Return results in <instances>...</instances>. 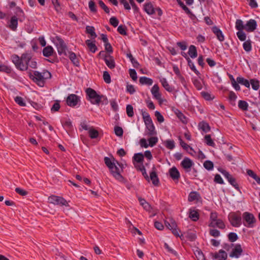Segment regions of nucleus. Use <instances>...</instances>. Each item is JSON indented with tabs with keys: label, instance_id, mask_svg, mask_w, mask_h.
<instances>
[{
	"label": "nucleus",
	"instance_id": "39",
	"mask_svg": "<svg viewBox=\"0 0 260 260\" xmlns=\"http://www.w3.org/2000/svg\"><path fill=\"white\" fill-rule=\"evenodd\" d=\"M133 160L142 164L144 160V155L141 152L135 154L133 156Z\"/></svg>",
	"mask_w": 260,
	"mask_h": 260
},
{
	"label": "nucleus",
	"instance_id": "11",
	"mask_svg": "<svg viewBox=\"0 0 260 260\" xmlns=\"http://www.w3.org/2000/svg\"><path fill=\"white\" fill-rule=\"evenodd\" d=\"M193 165V161L187 157H185L180 164V166L184 169L186 172H189L191 170V168Z\"/></svg>",
	"mask_w": 260,
	"mask_h": 260
},
{
	"label": "nucleus",
	"instance_id": "55",
	"mask_svg": "<svg viewBox=\"0 0 260 260\" xmlns=\"http://www.w3.org/2000/svg\"><path fill=\"white\" fill-rule=\"evenodd\" d=\"M218 171L224 176V177L228 180V182L230 181V179L233 178V176L229 173V172L222 169H219Z\"/></svg>",
	"mask_w": 260,
	"mask_h": 260
},
{
	"label": "nucleus",
	"instance_id": "19",
	"mask_svg": "<svg viewBox=\"0 0 260 260\" xmlns=\"http://www.w3.org/2000/svg\"><path fill=\"white\" fill-rule=\"evenodd\" d=\"M15 15L19 19L20 22H23L25 19V14L23 10L19 7H16L15 8V11L14 12Z\"/></svg>",
	"mask_w": 260,
	"mask_h": 260
},
{
	"label": "nucleus",
	"instance_id": "40",
	"mask_svg": "<svg viewBox=\"0 0 260 260\" xmlns=\"http://www.w3.org/2000/svg\"><path fill=\"white\" fill-rule=\"evenodd\" d=\"M86 32L88 34H89L93 39L97 37V35L95 32V28L92 26H87L86 27Z\"/></svg>",
	"mask_w": 260,
	"mask_h": 260
},
{
	"label": "nucleus",
	"instance_id": "5",
	"mask_svg": "<svg viewBox=\"0 0 260 260\" xmlns=\"http://www.w3.org/2000/svg\"><path fill=\"white\" fill-rule=\"evenodd\" d=\"M28 76L36 84L40 87H44L45 81L44 80L42 73L37 71L29 70L28 72Z\"/></svg>",
	"mask_w": 260,
	"mask_h": 260
},
{
	"label": "nucleus",
	"instance_id": "35",
	"mask_svg": "<svg viewBox=\"0 0 260 260\" xmlns=\"http://www.w3.org/2000/svg\"><path fill=\"white\" fill-rule=\"evenodd\" d=\"M194 254L197 258L198 260H206L205 255L202 251L198 247H197Z\"/></svg>",
	"mask_w": 260,
	"mask_h": 260
},
{
	"label": "nucleus",
	"instance_id": "54",
	"mask_svg": "<svg viewBox=\"0 0 260 260\" xmlns=\"http://www.w3.org/2000/svg\"><path fill=\"white\" fill-rule=\"evenodd\" d=\"M237 98V96L234 92L231 91L229 92V100L232 105H235V102Z\"/></svg>",
	"mask_w": 260,
	"mask_h": 260
},
{
	"label": "nucleus",
	"instance_id": "50",
	"mask_svg": "<svg viewBox=\"0 0 260 260\" xmlns=\"http://www.w3.org/2000/svg\"><path fill=\"white\" fill-rule=\"evenodd\" d=\"M166 147L169 149L172 150L175 147V142L173 140H167L165 142Z\"/></svg>",
	"mask_w": 260,
	"mask_h": 260
},
{
	"label": "nucleus",
	"instance_id": "47",
	"mask_svg": "<svg viewBox=\"0 0 260 260\" xmlns=\"http://www.w3.org/2000/svg\"><path fill=\"white\" fill-rule=\"evenodd\" d=\"M235 27L237 30H243L245 29V25L243 24V21L241 19H237L236 21V25Z\"/></svg>",
	"mask_w": 260,
	"mask_h": 260
},
{
	"label": "nucleus",
	"instance_id": "45",
	"mask_svg": "<svg viewBox=\"0 0 260 260\" xmlns=\"http://www.w3.org/2000/svg\"><path fill=\"white\" fill-rule=\"evenodd\" d=\"M165 223L166 226L169 230H171V229H174L175 228H177V223H176V221H175V220H174L173 219H171L170 220V222H169L168 221H165Z\"/></svg>",
	"mask_w": 260,
	"mask_h": 260
},
{
	"label": "nucleus",
	"instance_id": "9",
	"mask_svg": "<svg viewBox=\"0 0 260 260\" xmlns=\"http://www.w3.org/2000/svg\"><path fill=\"white\" fill-rule=\"evenodd\" d=\"M243 224L247 228H253L254 224L256 222V219L253 214L245 212L243 213Z\"/></svg>",
	"mask_w": 260,
	"mask_h": 260
},
{
	"label": "nucleus",
	"instance_id": "21",
	"mask_svg": "<svg viewBox=\"0 0 260 260\" xmlns=\"http://www.w3.org/2000/svg\"><path fill=\"white\" fill-rule=\"evenodd\" d=\"M163 87L168 92H172L175 91V88L170 85L165 78H162L159 80Z\"/></svg>",
	"mask_w": 260,
	"mask_h": 260
},
{
	"label": "nucleus",
	"instance_id": "42",
	"mask_svg": "<svg viewBox=\"0 0 260 260\" xmlns=\"http://www.w3.org/2000/svg\"><path fill=\"white\" fill-rule=\"evenodd\" d=\"M201 95L206 101H212L215 98L213 95L204 91L201 92Z\"/></svg>",
	"mask_w": 260,
	"mask_h": 260
},
{
	"label": "nucleus",
	"instance_id": "16",
	"mask_svg": "<svg viewBox=\"0 0 260 260\" xmlns=\"http://www.w3.org/2000/svg\"><path fill=\"white\" fill-rule=\"evenodd\" d=\"M67 56L71 60L74 66L77 67L80 66L79 58L77 56L76 54L74 52L72 51H69Z\"/></svg>",
	"mask_w": 260,
	"mask_h": 260
},
{
	"label": "nucleus",
	"instance_id": "10",
	"mask_svg": "<svg viewBox=\"0 0 260 260\" xmlns=\"http://www.w3.org/2000/svg\"><path fill=\"white\" fill-rule=\"evenodd\" d=\"M80 102V96L75 94H69L66 99L67 104L71 107L76 106Z\"/></svg>",
	"mask_w": 260,
	"mask_h": 260
},
{
	"label": "nucleus",
	"instance_id": "15",
	"mask_svg": "<svg viewBox=\"0 0 260 260\" xmlns=\"http://www.w3.org/2000/svg\"><path fill=\"white\" fill-rule=\"evenodd\" d=\"M245 30L247 32L254 31L257 27V22L254 19H250L245 25Z\"/></svg>",
	"mask_w": 260,
	"mask_h": 260
},
{
	"label": "nucleus",
	"instance_id": "3",
	"mask_svg": "<svg viewBox=\"0 0 260 260\" xmlns=\"http://www.w3.org/2000/svg\"><path fill=\"white\" fill-rule=\"evenodd\" d=\"M86 99L89 101L93 105H99L103 99L106 100L105 104H107L108 103L107 98L103 95L99 94L96 91L91 88H87L86 90Z\"/></svg>",
	"mask_w": 260,
	"mask_h": 260
},
{
	"label": "nucleus",
	"instance_id": "48",
	"mask_svg": "<svg viewBox=\"0 0 260 260\" xmlns=\"http://www.w3.org/2000/svg\"><path fill=\"white\" fill-rule=\"evenodd\" d=\"M204 167L208 171H211L213 169L214 164L209 160H206L203 164Z\"/></svg>",
	"mask_w": 260,
	"mask_h": 260
},
{
	"label": "nucleus",
	"instance_id": "23",
	"mask_svg": "<svg viewBox=\"0 0 260 260\" xmlns=\"http://www.w3.org/2000/svg\"><path fill=\"white\" fill-rule=\"evenodd\" d=\"M189 217L193 221H198L200 217V214L198 210H195L192 208L189 209Z\"/></svg>",
	"mask_w": 260,
	"mask_h": 260
},
{
	"label": "nucleus",
	"instance_id": "34",
	"mask_svg": "<svg viewBox=\"0 0 260 260\" xmlns=\"http://www.w3.org/2000/svg\"><path fill=\"white\" fill-rule=\"evenodd\" d=\"M137 170L140 171L142 172V174L144 177V178L148 182H149V177L148 175V174L146 173V169L145 168V167L143 164H141V165L138 166L137 167H136Z\"/></svg>",
	"mask_w": 260,
	"mask_h": 260
},
{
	"label": "nucleus",
	"instance_id": "28",
	"mask_svg": "<svg viewBox=\"0 0 260 260\" xmlns=\"http://www.w3.org/2000/svg\"><path fill=\"white\" fill-rule=\"evenodd\" d=\"M199 127L205 133H208L210 131L211 127L209 124L206 121H202L199 123Z\"/></svg>",
	"mask_w": 260,
	"mask_h": 260
},
{
	"label": "nucleus",
	"instance_id": "58",
	"mask_svg": "<svg viewBox=\"0 0 260 260\" xmlns=\"http://www.w3.org/2000/svg\"><path fill=\"white\" fill-rule=\"evenodd\" d=\"M126 112L129 117H132L134 115V108L131 105H127L126 107Z\"/></svg>",
	"mask_w": 260,
	"mask_h": 260
},
{
	"label": "nucleus",
	"instance_id": "57",
	"mask_svg": "<svg viewBox=\"0 0 260 260\" xmlns=\"http://www.w3.org/2000/svg\"><path fill=\"white\" fill-rule=\"evenodd\" d=\"M126 30L127 28L125 25H120L117 28V31L123 36H126L127 35Z\"/></svg>",
	"mask_w": 260,
	"mask_h": 260
},
{
	"label": "nucleus",
	"instance_id": "32",
	"mask_svg": "<svg viewBox=\"0 0 260 260\" xmlns=\"http://www.w3.org/2000/svg\"><path fill=\"white\" fill-rule=\"evenodd\" d=\"M188 54L192 58H194L198 56L197 48L195 46L191 45L189 47Z\"/></svg>",
	"mask_w": 260,
	"mask_h": 260
},
{
	"label": "nucleus",
	"instance_id": "62",
	"mask_svg": "<svg viewBox=\"0 0 260 260\" xmlns=\"http://www.w3.org/2000/svg\"><path fill=\"white\" fill-rule=\"evenodd\" d=\"M237 36L239 40L245 41L246 39V35L243 30H239L237 32Z\"/></svg>",
	"mask_w": 260,
	"mask_h": 260
},
{
	"label": "nucleus",
	"instance_id": "31",
	"mask_svg": "<svg viewBox=\"0 0 260 260\" xmlns=\"http://www.w3.org/2000/svg\"><path fill=\"white\" fill-rule=\"evenodd\" d=\"M85 44L88 46L89 50L92 52L95 53L98 50V47L95 43L91 42L90 40H87L85 41Z\"/></svg>",
	"mask_w": 260,
	"mask_h": 260
},
{
	"label": "nucleus",
	"instance_id": "36",
	"mask_svg": "<svg viewBox=\"0 0 260 260\" xmlns=\"http://www.w3.org/2000/svg\"><path fill=\"white\" fill-rule=\"evenodd\" d=\"M238 107L243 111H247L248 109V104L247 102L243 100H239L238 102Z\"/></svg>",
	"mask_w": 260,
	"mask_h": 260
},
{
	"label": "nucleus",
	"instance_id": "27",
	"mask_svg": "<svg viewBox=\"0 0 260 260\" xmlns=\"http://www.w3.org/2000/svg\"><path fill=\"white\" fill-rule=\"evenodd\" d=\"M89 137L91 139H97L99 136V132L92 126L90 127L88 131Z\"/></svg>",
	"mask_w": 260,
	"mask_h": 260
},
{
	"label": "nucleus",
	"instance_id": "37",
	"mask_svg": "<svg viewBox=\"0 0 260 260\" xmlns=\"http://www.w3.org/2000/svg\"><path fill=\"white\" fill-rule=\"evenodd\" d=\"M237 81L238 83L244 85L247 88L250 87V82L242 77H238L237 78Z\"/></svg>",
	"mask_w": 260,
	"mask_h": 260
},
{
	"label": "nucleus",
	"instance_id": "17",
	"mask_svg": "<svg viewBox=\"0 0 260 260\" xmlns=\"http://www.w3.org/2000/svg\"><path fill=\"white\" fill-rule=\"evenodd\" d=\"M169 174L170 177L174 180H178L180 178V174L178 169L175 167H173L170 169Z\"/></svg>",
	"mask_w": 260,
	"mask_h": 260
},
{
	"label": "nucleus",
	"instance_id": "56",
	"mask_svg": "<svg viewBox=\"0 0 260 260\" xmlns=\"http://www.w3.org/2000/svg\"><path fill=\"white\" fill-rule=\"evenodd\" d=\"M12 69L10 67L0 64V72L10 74L12 72Z\"/></svg>",
	"mask_w": 260,
	"mask_h": 260
},
{
	"label": "nucleus",
	"instance_id": "53",
	"mask_svg": "<svg viewBox=\"0 0 260 260\" xmlns=\"http://www.w3.org/2000/svg\"><path fill=\"white\" fill-rule=\"evenodd\" d=\"M252 88L254 90H257L259 87V82L258 80L252 79L250 80Z\"/></svg>",
	"mask_w": 260,
	"mask_h": 260
},
{
	"label": "nucleus",
	"instance_id": "51",
	"mask_svg": "<svg viewBox=\"0 0 260 260\" xmlns=\"http://www.w3.org/2000/svg\"><path fill=\"white\" fill-rule=\"evenodd\" d=\"M229 241L231 242H234L238 239V235L234 232H231L228 235Z\"/></svg>",
	"mask_w": 260,
	"mask_h": 260
},
{
	"label": "nucleus",
	"instance_id": "63",
	"mask_svg": "<svg viewBox=\"0 0 260 260\" xmlns=\"http://www.w3.org/2000/svg\"><path fill=\"white\" fill-rule=\"evenodd\" d=\"M99 5L100 7L104 10L106 13L108 14L110 13L109 8L105 5V4L102 0L99 1Z\"/></svg>",
	"mask_w": 260,
	"mask_h": 260
},
{
	"label": "nucleus",
	"instance_id": "8",
	"mask_svg": "<svg viewBox=\"0 0 260 260\" xmlns=\"http://www.w3.org/2000/svg\"><path fill=\"white\" fill-rule=\"evenodd\" d=\"M48 202L54 205L69 207L68 202L63 197L55 195H51L48 197Z\"/></svg>",
	"mask_w": 260,
	"mask_h": 260
},
{
	"label": "nucleus",
	"instance_id": "64",
	"mask_svg": "<svg viewBox=\"0 0 260 260\" xmlns=\"http://www.w3.org/2000/svg\"><path fill=\"white\" fill-rule=\"evenodd\" d=\"M114 132L115 135L118 137H121L123 134V129L122 127L118 126H115L114 127Z\"/></svg>",
	"mask_w": 260,
	"mask_h": 260
},
{
	"label": "nucleus",
	"instance_id": "18",
	"mask_svg": "<svg viewBox=\"0 0 260 260\" xmlns=\"http://www.w3.org/2000/svg\"><path fill=\"white\" fill-rule=\"evenodd\" d=\"M145 123L146 128L148 130V134L150 136H154L156 135V132L155 129V126L153 123L152 119L149 120V122L145 121Z\"/></svg>",
	"mask_w": 260,
	"mask_h": 260
},
{
	"label": "nucleus",
	"instance_id": "20",
	"mask_svg": "<svg viewBox=\"0 0 260 260\" xmlns=\"http://www.w3.org/2000/svg\"><path fill=\"white\" fill-rule=\"evenodd\" d=\"M212 32L216 35L217 39L222 42L224 40V37L222 34V31L216 26H214L212 28Z\"/></svg>",
	"mask_w": 260,
	"mask_h": 260
},
{
	"label": "nucleus",
	"instance_id": "14",
	"mask_svg": "<svg viewBox=\"0 0 260 260\" xmlns=\"http://www.w3.org/2000/svg\"><path fill=\"white\" fill-rule=\"evenodd\" d=\"M159 88L157 84H154L152 87L151 92L154 99L158 100L159 103L160 104L162 103V100L161 98V93L159 91Z\"/></svg>",
	"mask_w": 260,
	"mask_h": 260
},
{
	"label": "nucleus",
	"instance_id": "25",
	"mask_svg": "<svg viewBox=\"0 0 260 260\" xmlns=\"http://www.w3.org/2000/svg\"><path fill=\"white\" fill-rule=\"evenodd\" d=\"M209 226L212 228H215L217 226L220 229H224L225 228L224 223L221 219H218L214 222H210L209 224Z\"/></svg>",
	"mask_w": 260,
	"mask_h": 260
},
{
	"label": "nucleus",
	"instance_id": "43",
	"mask_svg": "<svg viewBox=\"0 0 260 260\" xmlns=\"http://www.w3.org/2000/svg\"><path fill=\"white\" fill-rule=\"evenodd\" d=\"M243 47L244 50L247 52H250L252 49V45H251V41L250 39H248L246 41H245L243 44Z\"/></svg>",
	"mask_w": 260,
	"mask_h": 260
},
{
	"label": "nucleus",
	"instance_id": "7",
	"mask_svg": "<svg viewBox=\"0 0 260 260\" xmlns=\"http://www.w3.org/2000/svg\"><path fill=\"white\" fill-rule=\"evenodd\" d=\"M55 39L57 41L56 46L58 54L59 55L67 56L68 54V52L67 51L68 47L63 39L58 36L55 37Z\"/></svg>",
	"mask_w": 260,
	"mask_h": 260
},
{
	"label": "nucleus",
	"instance_id": "46",
	"mask_svg": "<svg viewBox=\"0 0 260 260\" xmlns=\"http://www.w3.org/2000/svg\"><path fill=\"white\" fill-rule=\"evenodd\" d=\"M188 61H187V64H188V66L189 67L190 69L194 72V73L198 76H199V75H200V72L197 70L194 64V63L191 61V60L190 59V58H188Z\"/></svg>",
	"mask_w": 260,
	"mask_h": 260
},
{
	"label": "nucleus",
	"instance_id": "29",
	"mask_svg": "<svg viewBox=\"0 0 260 260\" xmlns=\"http://www.w3.org/2000/svg\"><path fill=\"white\" fill-rule=\"evenodd\" d=\"M200 194L197 191H191L188 195V200L189 202H193L194 201H198L200 198Z\"/></svg>",
	"mask_w": 260,
	"mask_h": 260
},
{
	"label": "nucleus",
	"instance_id": "60",
	"mask_svg": "<svg viewBox=\"0 0 260 260\" xmlns=\"http://www.w3.org/2000/svg\"><path fill=\"white\" fill-rule=\"evenodd\" d=\"M14 101L18 105L20 106L23 107L26 106L24 99L21 96H17L15 98Z\"/></svg>",
	"mask_w": 260,
	"mask_h": 260
},
{
	"label": "nucleus",
	"instance_id": "2",
	"mask_svg": "<svg viewBox=\"0 0 260 260\" xmlns=\"http://www.w3.org/2000/svg\"><path fill=\"white\" fill-rule=\"evenodd\" d=\"M104 160L112 176L117 181L123 182L124 180V178L121 174L122 172L120 169L116 165H117L116 162L113 161V160H112L111 158L107 156L104 157Z\"/></svg>",
	"mask_w": 260,
	"mask_h": 260
},
{
	"label": "nucleus",
	"instance_id": "6",
	"mask_svg": "<svg viewBox=\"0 0 260 260\" xmlns=\"http://www.w3.org/2000/svg\"><path fill=\"white\" fill-rule=\"evenodd\" d=\"M143 10L149 15H154L156 12L159 17L161 16L163 14L161 8L159 7L154 8L151 2H146L143 5Z\"/></svg>",
	"mask_w": 260,
	"mask_h": 260
},
{
	"label": "nucleus",
	"instance_id": "52",
	"mask_svg": "<svg viewBox=\"0 0 260 260\" xmlns=\"http://www.w3.org/2000/svg\"><path fill=\"white\" fill-rule=\"evenodd\" d=\"M229 183L232 185L237 191L241 193L240 188L239 186L238 183L237 182L236 179L233 177L231 179H230V181H229Z\"/></svg>",
	"mask_w": 260,
	"mask_h": 260
},
{
	"label": "nucleus",
	"instance_id": "59",
	"mask_svg": "<svg viewBox=\"0 0 260 260\" xmlns=\"http://www.w3.org/2000/svg\"><path fill=\"white\" fill-rule=\"evenodd\" d=\"M88 7L90 11L92 13H96L97 9L95 2L93 1H90L88 3Z\"/></svg>",
	"mask_w": 260,
	"mask_h": 260
},
{
	"label": "nucleus",
	"instance_id": "38",
	"mask_svg": "<svg viewBox=\"0 0 260 260\" xmlns=\"http://www.w3.org/2000/svg\"><path fill=\"white\" fill-rule=\"evenodd\" d=\"M247 174L248 176L254 179L257 184L260 185V177L258 176L254 172L251 170H247Z\"/></svg>",
	"mask_w": 260,
	"mask_h": 260
},
{
	"label": "nucleus",
	"instance_id": "61",
	"mask_svg": "<svg viewBox=\"0 0 260 260\" xmlns=\"http://www.w3.org/2000/svg\"><path fill=\"white\" fill-rule=\"evenodd\" d=\"M149 142V146L150 147H153L158 142V138L156 137H152L148 139Z\"/></svg>",
	"mask_w": 260,
	"mask_h": 260
},
{
	"label": "nucleus",
	"instance_id": "22",
	"mask_svg": "<svg viewBox=\"0 0 260 260\" xmlns=\"http://www.w3.org/2000/svg\"><path fill=\"white\" fill-rule=\"evenodd\" d=\"M18 21L19 19L16 16H12L10 20L9 27L13 31L16 30Z\"/></svg>",
	"mask_w": 260,
	"mask_h": 260
},
{
	"label": "nucleus",
	"instance_id": "30",
	"mask_svg": "<svg viewBox=\"0 0 260 260\" xmlns=\"http://www.w3.org/2000/svg\"><path fill=\"white\" fill-rule=\"evenodd\" d=\"M175 113L177 117L182 121V123L186 124L187 123L186 117L182 113L181 111L176 109Z\"/></svg>",
	"mask_w": 260,
	"mask_h": 260
},
{
	"label": "nucleus",
	"instance_id": "41",
	"mask_svg": "<svg viewBox=\"0 0 260 260\" xmlns=\"http://www.w3.org/2000/svg\"><path fill=\"white\" fill-rule=\"evenodd\" d=\"M61 123L62 126L68 130H71L73 128L72 121L70 119L65 121L61 120Z\"/></svg>",
	"mask_w": 260,
	"mask_h": 260
},
{
	"label": "nucleus",
	"instance_id": "12",
	"mask_svg": "<svg viewBox=\"0 0 260 260\" xmlns=\"http://www.w3.org/2000/svg\"><path fill=\"white\" fill-rule=\"evenodd\" d=\"M149 180L152 181V184L155 186H158L160 185V182L158 177L156 168L154 166L152 168V171L150 173Z\"/></svg>",
	"mask_w": 260,
	"mask_h": 260
},
{
	"label": "nucleus",
	"instance_id": "13",
	"mask_svg": "<svg viewBox=\"0 0 260 260\" xmlns=\"http://www.w3.org/2000/svg\"><path fill=\"white\" fill-rule=\"evenodd\" d=\"M243 252V249L240 244H237L235 245L232 252L230 253L231 257L239 258Z\"/></svg>",
	"mask_w": 260,
	"mask_h": 260
},
{
	"label": "nucleus",
	"instance_id": "49",
	"mask_svg": "<svg viewBox=\"0 0 260 260\" xmlns=\"http://www.w3.org/2000/svg\"><path fill=\"white\" fill-rule=\"evenodd\" d=\"M205 142L207 145L214 147L215 144L212 139L210 135H206L205 137Z\"/></svg>",
	"mask_w": 260,
	"mask_h": 260
},
{
	"label": "nucleus",
	"instance_id": "26",
	"mask_svg": "<svg viewBox=\"0 0 260 260\" xmlns=\"http://www.w3.org/2000/svg\"><path fill=\"white\" fill-rule=\"evenodd\" d=\"M108 57L109 58V59H108L107 58H104L105 63L109 69H113L116 66L114 57L113 56L110 55Z\"/></svg>",
	"mask_w": 260,
	"mask_h": 260
},
{
	"label": "nucleus",
	"instance_id": "1",
	"mask_svg": "<svg viewBox=\"0 0 260 260\" xmlns=\"http://www.w3.org/2000/svg\"><path fill=\"white\" fill-rule=\"evenodd\" d=\"M33 54L31 51H27L22 53L20 57L14 54L11 59L15 64L16 68L21 71L28 70V67L32 69L37 68V62L36 58H32Z\"/></svg>",
	"mask_w": 260,
	"mask_h": 260
},
{
	"label": "nucleus",
	"instance_id": "4",
	"mask_svg": "<svg viewBox=\"0 0 260 260\" xmlns=\"http://www.w3.org/2000/svg\"><path fill=\"white\" fill-rule=\"evenodd\" d=\"M228 219L232 226L240 227L242 224L241 212L240 211L231 212L228 215Z\"/></svg>",
	"mask_w": 260,
	"mask_h": 260
},
{
	"label": "nucleus",
	"instance_id": "33",
	"mask_svg": "<svg viewBox=\"0 0 260 260\" xmlns=\"http://www.w3.org/2000/svg\"><path fill=\"white\" fill-rule=\"evenodd\" d=\"M139 82L142 85H151L153 83V80L151 78L143 76L140 78Z\"/></svg>",
	"mask_w": 260,
	"mask_h": 260
},
{
	"label": "nucleus",
	"instance_id": "24",
	"mask_svg": "<svg viewBox=\"0 0 260 260\" xmlns=\"http://www.w3.org/2000/svg\"><path fill=\"white\" fill-rule=\"evenodd\" d=\"M54 52L53 47L51 46L48 45L45 47L43 49V55L44 56L49 57L52 56Z\"/></svg>",
	"mask_w": 260,
	"mask_h": 260
},
{
	"label": "nucleus",
	"instance_id": "44",
	"mask_svg": "<svg viewBox=\"0 0 260 260\" xmlns=\"http://www.w3.org/2000/svg\"><path fill=\"white\" fill-rule=\"evenodd\" d=\"M185 12L186 14L188 15V17L194 23H196L198 22L199 20L197 16L190 11L189 8L186 10Z\"/></svg>",
	"mask_w": 260,
	"mask_h": 260
}]
</instances>
